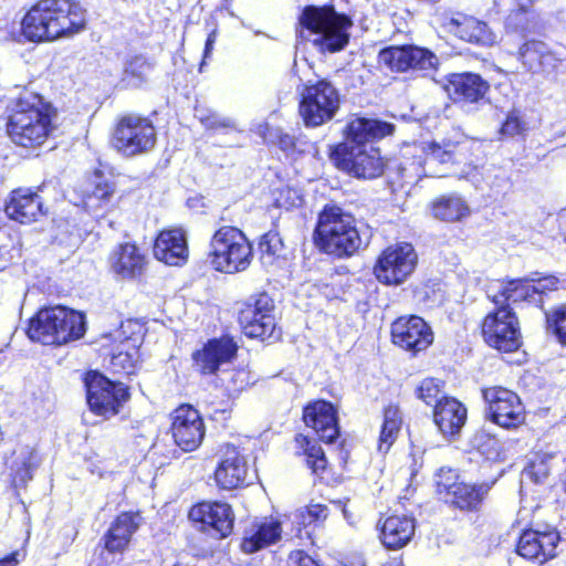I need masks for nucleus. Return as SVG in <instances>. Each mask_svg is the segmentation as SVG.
Segmentation results:
<instances>
[{"label": "nucleus", "mask_w": 566, "mask_h": 566, "mask_svg": "<svg viewBox=\"0 0 566 566\" xmlns=\"http://www.w3.org/2000/svg\"><path fill=\"white\" fill-rule=\"evenodd\" d=\"M400 410L396 406H388L384 412V422L379 436L378 450L388 452L398 437L401 427Z\"/></svg>", "instance_id": "nucleus-40"}, {"label": "nucleus", "mask_w": 566, "mask_h": 566, "mask_svg": "<svg viewBox=\"0 0 566 566\" xmlns=\"http://www.w3.org/2000/svg\"><path fill=\"white\" fill-rule=\"evenodd\" d=\"M235 343L228 337L209 340L200 350L192 354L195 367L205 375L214 374L219 367L237 354Z\"/></svg>", "instance_id": "nucleus-21"}, {"label": "nucleus", "mask_w": 566, "mask_h": 566, "mask_svg": "<svg viewBox=\"0 0 566 566\" xmlns=\"http://www.w3.org/2000/svg\"><path fill=\"white\" fill-rule=\"evenodd\" d=\"M392 342L406 350L420 352L433 342V333L419 316L399 317L391 326Z\"/></svg>", "instance_id": "nucleus-19"}, {"label": "nucleus", "mask_w": 566, "mask_h": 566, "mask_svg": "<svg viewBox=\"0 0 566 566\" xmlns=\"http://www.w3.org/2000/svg\"><path fill=\"white\" fill-rule=\"evenodd\" d=\"M532 290L533 287L530 277L516 279L491 285L488 290V295L492 298L494 304L501 307L504 306L506 302H536L537 300Z\"/></svg>", "instance_id": "nucleus-35"}, {"label": "nucleus", "mask_w": 566, "mask_h": 566, "mask_svg": "<svg viewBox=\"0 0 566 566\" xmlns=\"http://www.w3.org/2000/svg\"><path fill=\"white\" fill-rule=\"evenodd\" d=\"M559 535L555 530L538 532L525 531L518 541L517 553L524 558L538 559L541 563L554 557Z\"/></svg>", "instance_id": "nucleus-25"}, {"label": "nucleus", "mask_w": 566, "mask_h": 566, "mask_svg": "<svg viewBox=\"0 0 566 566\" xmlns=\"http://www.w3.org/2000/svg\"><path fill=\"white\" fill-rule=\"evenodd\" d=\"M415 520L407 515H390L381 522L380 541L388 549L405 547L415 535Z\"/></svg>", "instance_id": "nucleus-32"}, {"label": "nucleus", "mask_w": 566, "mask_h": 566, "mask_svg": "<svg viewBox=\"0 0 566 566\" xmlns=\"http://www.w3.org/2000/svg\"><path fill=\"white\" fill-rule=\"evenodd\" d=\"M214 42H216V32L212 31L208 38H207V41H206V45H205V52H203V60H202V63L200 65V71H202V66L205 64V61L206 59H208L213 50V45H214Z\"/></svg>", "instance_id": "nucleus-57"}, {"label": "nucleus", "mask_w": 566, "mask_h": 566, "mask_svg": "<svg viewBox=\"0 0 566 566\" xmlns=\"http://www.w3.org/2000/svg\"><path fill=\"white\" fill-rule=\"evenodd\" d=\"M200 120L208 128H235V124L231 118L221 117L218 114H211L207 117H201Z\"/></svg>", "instance_id": "nucleus-52"}, {"label": "nucleus", "mask_w": 566, "mask_h": 566, "mask_svg": "<svg viewBox=\"0 0 566 566\" xmlns=\"http://www.w3.org/2000/svg\"><path fill=\"white\" fill-rule=\"evenodd\" d=\"M293 522L297 524L295 535H298V533L301 532V527H306L315 523L310 514H305V507L298 509L296 512L293 513Z\"/></svg>", "instance_id": "nucleus-55"}, {"label": "nucleus", "mask_w": 566, "mask_h": 566, "mask_svg": "<svg viewBox=\"0 0 566 566\" xmlns=\"http://www.w3.org/2000/svg\"><path fill=\"white\" fill-rule=\"evenodd\" d=\"M28 336L43 345H64L85 333V316L64 306L41 308L29 322Z\"/></svg>", "instance_id": "nucleus-6"}, {"label": "nucleus", "mask_w": 566, "mask_h": 566, "mask_svg": "<svg viewBox=\"0 0 566 566\" xmlns=\"http://www.w3.org/2000/svg\"><path fill=\"white\" fill-rule=\"evenodd\" d=\"M279 145L281 149H283L286 153H293L296 150V142L295 138L291 135H282L279 140Z\"/></svg>", "instance_id": "nucleus-56"}, {"label": "nucleus", "mask_w": 566, "mask_h": 566, "mask_svg": "<svg viewBox=\"0 0 566 566\" xmlns=\"http://www.w3.org/2000/svg\"><path fill=\"white\" fill-rule=\"evenodd\" d=\"M138 526V514L122 513L118 515L105 535L106 549L112 553L124 552Z\"/></svg>", "instance_id": "nucleus-36"}, {"label": "nucleus", "mask_w": 566, "mask_h": 566, "mask_svg": "<svg viewBox=\"0 0 566 566\" xmlns=\"http://www.w3.org/2000/svg\"><path fill=\"white\" fill-rule=\"evenodd\" d=\"M235 377L244 378V377H245V373H244V371H242V370H240V371H235V373L233 374V379H232L234 384L237 382Z\"/></svg>", "instance_id": "nucleus-60"}, {"label": "nucleus", "mask_w": 566, "mask_h": 566, "mask_svg": "<svg viewBox=\"0 0 566 566\" xmlns=\"http://www.w3.org/2000/svg\"><path fill=\"white\" fill-rule=\"evenodd\" d=\"M339 107V94L327 81L307 85L302 92L300 114L307 127H317L331 120Z\"/></svg>", "instance_id": "nucleus-10"}, {"label": "nucleus", "mask_w": 566, "mask_h": 566, "mask_svg": "<svg viewBox=\"0 0 566 566\" xmlns=\"http://www.w3.org/2000/svg\"><path fill=\"white\" fill-rule=\"evenodd\" d=\"M444 90L455 102L476 103L484 97L489 84L474 73L451 74Z\"/></svg>", "instance_id": "nucleus-28"}, {"label": "nucleus", "mask_w": 566, "mask_h": 566, "mask_svg": "<svg viewBox=\"0 0 566 566\" xmlns=\"http://www.w3.org/2000/svg\"><path fill=\"white\" fill-rule=\"evenodd\" d=\"M305 461L314 473H321L326 469L327 460L324 451L316 442L307 441L305 448Z\"/></svg>", "instance_id": "nucleus-45"}, {"label": "nucleus", "mask_w": 566, "mask_h": 566, "mask_svg": "<svg viewBox=\"0 0 566 566\" xmlns=\"http://www.w3.org/2000/svg\"><path fill=\"white\" fill-rule=\"evenodd\" d=\"M314 240L321 251L336 258L353 255L363 243L355 219L338 207H326L319 213Z\"/></svg>", "instance_id": "nucleus-5"}, {"label": "nucleus", "mask_w": 566, "mask_h": 566, "mask_svg": "<svg viewBox=\"0 0 566 566\" xmlns=\"http://www.w3.org/2000/svg\"><path fill=\"white\" fill-rule=\"evenodd\" d=\"M300 35L311 41L319 52H338L349 41V29L353 23L345 14L335 11L333 7L304 8L300 17Z\"/></svg>", "instance_id": "nucleus-4"}, {"label": "nucleus", "mask_w": 566, "mask_h": 566, "mask_svg": "<svg viewBox=\"0 0 566 566\" xmlns=\"http://www.w3.org/2000/svg\"><path fill=\"white\" fill-rule=\"evenodd\" d=\"M335 166L356 178L374 179L384 172L385 163L374 145H337L331 153Z\"/></svg>", "instance_id": "nucleus-9"}, {"label": "nucleus", "mask_w": 566, "mask_h": 566, "mask_svg": "<svg viewBox=\"0 0 566 566\" xmlns=\"http://www.w3.org/2000/svg\"><path fill=\"white\" fill-rule=\"evenodd\" d=\"M470 444L486 460H504V450L501 441L491 433L486 432L485 430L476 431L472 436Z\"/></svg>", "instance_id": "nucleus-41"}, {"label": "nucleus", "mask_w": 566, "mask_h": 566, "mask_svg": "<svg viewBox=\"0 0 566 566\" xmlns=\"http://www.w3.org/2000/svg\"><path fill=\"white\" fill-rule=\"evenodd\" d=\"M433 420L443 436L453 437L467 421V408L454 398L442 397L436 405Z\"/></svg>", "instance_id": "nucleus-31"}, {"label": "nucleus", "mask_w": 566, "mask_h": 566, "mask_svg": "<svg viewBox=\"0 0 566 566\" xmlns=\"http://www.w3.org/2000/svg\"><path fill=\"white\" fill-rule=\"evenodd\" d=\"M525 129V123L520 118V116L516 113H511L503 123L501 133L509 137H514L522 134Z\"/></svg>", "instance_id": "nucleus-51"}, {"label": "nucleus", "mask_w": 566, "mask_h": 566, "mask_svg": "<svg viewBox=\"0 0 566 566\" xmlns=\"http://www.w3.org/2000/svg\"><path fill=\"white\" fill-rule=\"evenodd\" d=\"M252 259V244L239 228L223 226L211 237L207 260L216 271L228 274L243 272Z\"/></svg>", "instance_id": "nucleus-7"}, {"label": "nucleus", "mask_w": 566, "mask_h": 566, "mask_svg": "<svg viewBox=\"0 0 566 566\" xmlns=\"http://www.w3.org/2000/svg\"><path fill=\"white\" fill-rule=\"evenodd\" d=\"M189 520L212 536L227 537L233 530V512L223 502H201L189 511Z\"/></svg>", "instance_id": "nucleus-16"}, {"label": "nucleus", "mask_w": 566, "mask_h": 566, "mask_svg": "<svg viewBox=\"0 0 566 566\" xmlns=\"http://www.w3.org/2000/svg\"><path fill=\"white\" fill-rule=\"evenodd\" d=\"M214 476L218 485L226 490L235 489L245 482L248 478L247 462L235 448L227 451Z\"/></svg>", "instance_id": "nucleus-34"}, {"label": "nucleus", "mask_w": 566, "mask_h": 566, "mask_svg": "<svg viewBox=\"0 0 566 566\" xmlns=\"http://www.w3.org/2000/svg\"><path fill=\"white\" fill-rule=\"evenodd\" d=\"M549 467L544 460L533 462L523 472L525 479H530L534 483H542L549 474Z\"/></svg>", "instance_id": "nucleus-49"}, {"label": "nucleus", "mask_w": 566, "mask_h": 566, "mask_svg": "<svg viewBox=\"0 0 566 566\" xmlns=\"http://www.w3.org/2000/svg\"><path fill=\"white\" fill-rule=\"evenodd\" d=\"M19 556V552H14L6 556L4 558L0 559V566H17L20 563Z\"/></svg>", "instance_id": "nucleus-58"}, {"label": "nucleus", "mask_w": 566, "mask_h": 566, "mask_svg": "<svg viewBox=\"0 0 566 566\" xmlns=\"http://www.w3.org/2000/svg\"><path fill=\"white\" fill-rule=\"evenodd\" d=\"M471 139L455 134L441 142L419 143L402 148L401 159L397 171L405 184H417L422 177H442L446 171L440 167L463 165L462 177L469 178L473 165V148Z\"/></svg>", "instance_id": "nucleus-1"}, {"label": "nucleus", "mask_w": 566, "mask_h": 566, "mask_svg": "<svg viewBox=\"0 0 566 566\" xmlns=\"http://www.w3.org/2000/svg\"><path fill=\"white\" fill-rule=\"evenodd\" d=\"M111 266L116 274L133 277L142 273L145 258L135 244H120L112 253Z\"/></svg>", "instance_id": "nucleus-37"}, {"label": "nucleus", "mask_w": 566, "mask_h": 566, "mask_svg": "<svg viewBox=\"0 0 566 566\" xmlns=\"http://www.w3.org/2000/svg\"><path fill=\"white\" fill-rule=\"evenodd\" d=\"M157 134L151 120L136 114L120 117L112 136L113 147L124 157H136L151 151Z\"/></svg>", "instance_id": "nucleus-8"}, {"label": "nucleus", "mask_w": 566, "mask_h": 566, "mask_svg": "<svg viewBox=\"0 0 566 566\" xmlns=\"http://www.w3.org/2000/svg\"><path fill=\"white\" fill-rule=\"evenodd\" d=\"M488 406L486 415L497 426L514 429L525 420V409L520 397L512 390L494 386L483 389Z\"/></svg>", "instance_id": "nucleus-14"}, {"label": "nucleus", "mask_w": 566, "mask_h": 566, "mask_svg": "<svg viewBox=\"0 0 566 566\" xmlns=\"http://www.w3.org/2000/svg\"><path fill=\"white\" fill-rule=\"evenodd\" d=\"M148 70L149 65L143 57H135L126 65L125 76L135 77L136 82H134L133 84L137 85L145 78Z\"/></svg>", "instance_id": "nucleus-50"}, {"label": "nucleus", "mask_w": 566, "mask_h": 566, "mask_svg": "<svg viewBox=\"0 0 566 566\" xmlns=\"http://www.w3.org/2000/svg\"><path fill=\"white\" fill-rule=\"evenodd\" d=\"M530 281L532 283V292L534 293L535 297L547 291H555L559 286V280L554 275H546L541 277L537 273H535L530 276Z\"/></svg>", "instance_id": "nucleus-47"}, {"label": "nucleus", "mask_w": 566, "mask_h": 566, "mask_svg": "<svg viewBox=\"0 0 566 566\" xmlns=\"http://www.w3.org/2000/svg\"><path fill=\"white\" fill-rule=\"evenodd\" d=\"M289 566H319L311 556L303 551H294L289 555Z\"/></svg>", "instance_id": "nucleus-53"}, {"label": "nucleus", "mask_w": 566, "mask_h": 566, "mask_svg": "<svg viewBox=\"0 0 566 566\" xmlns=\"http://www.w3.org/2000/svg\"><path fill=\"white\" fill-rule=\"evenodd\" d=\"M86 28V9L76 0H38L21 21L22 34L31 42L70 39Z\"/></svg>", "instance_id": "nucleus-2"}, {"label": "nucleus", "mask_w": 566, "mask_h": 566, "mask_svg": "<svg viewBox=\"0 0 566 566\" xmlns=\"http://www.w3.org/2000/svg\"><path fill=\"white\" fill-rule=\"evenodd\" d=\"M305 514H310L314 522H318L327 517L328 510L322 504H311L305 506Z\"/></svg>", "instance_id": "nucleus-54"}, {"label": "nucleus", "mask_w": 566, "mask_h": 566, "mask_svg": "<svg viewBox=\"0 0 566 566\" xmlns=\"http://www.w3.org/2000/svg\"><path fill=\"white\" fill-rule=\"evenodd\" d=\"M442 382L434 378L423 379L417 388V396L428 406H434L442 399L440 398Z\"/></svg>", "instance_id": "nucleus-44"}, {"label": "nucleus", "mask_w": 566, "mask_h": 566, "mask_svg": "<svg viewBox=\"0 0 566 566\" xmlns=\"http://www.w3.org/2000/svg\"><path fill=\"white\" fill-rule=\"evenodd\" d=\"M563 60L564 57L560 53L551 50L546 44V52L543 54L542 61L539 62L538 72L546 74L554 73Z\"/></svg>", "instance_id": "nucleus-48"}, {"label": "nucleus", "mask_w": 566, "mask_h": 566, "mask_svg": "<svg viewBox=\"0 0 566 566\" xmlns=\"http://www.w3.org/2000/svg\"><path fill=\"white\" fill-rule=\"evenodd\" d=\"M536 0H515L517 9L516 10H531L532 6Z\"/></svg>", "instance_id": "nucleus-59"}, {"label": "nucleus", "mask_w": 566, "mask_h": 566, "mask_svg": "<svg viewBox=\"0 0 566 566\" xmlns=\"http://www.w3.org/2000/svg\"><path fill=\"white\" fill-rule=\"evenodd\" d=\"M55 112L40 95L24 92L18 98L9 117L8 133L12 142L21 147L42 145L54 130Z\"/></svg>", "instance_id": "nucleus-3"}, {"label": "nucleus", "mask_w": 566, "mask_h": 566, "mask_svg": "<svg viewBox=\"0 0 566 566\" xmlns=\"http://www.w3.org/2000/svg\"><path fill=\"white\" fill-rule=\"evenodd\" d=\"M447 25L450 32L470 43L491 46L497 41V35L486 22L471 15L458 14L452 17Z\"/></svg>", "instance_id": "nucleus-26"}, {"label": "nucleus", "mask_w": 566, "mask_h": 566, "mask_svg": "<svg viewBox=\"0 0 566 566\" xmlns=\"http://www.w3.org/2000/svg\"><path fill=\"white\" fill-rule=\"evenodd\" d=\"M272 310V302L266 295L260 296L252 304H245L239 314V323L243 333L250 338L271 337L275 329Z\"/></svg>", "instance_id": "nucleus-18"}, {"label": "nucleus", "mask_w": 566, "mask_h": 566, "mask_svg": "<svg viewBox=\"0 0 566 566\" xmlns=\"http://www.w3.org/2000/svg\"><path fill=\"white\" fill-rule=\"evenodd\" d=\"M85 387L90 409L104 418L117 415L129 397L123 384L113 382L97 371L86 374Z\"/></svg>", "instance_id": "nucleus-11"}, {"label": "nucleus", "mask_w": 566, "mask_h": 566, "mask_svg": "<svg viewBox=\"0 0 566 566\" xmlns=\"http://www.w3.org/2000/svg\"><path fill=\"white\" fill-rule=\"evenodd\" d=\"M392 566H402L400 562L392 563Z\"/></svg>", "instance_id": "nucleus-61"}, {"label": "nucleus", "mask_w": 566, "mask_h": 566, "mask_svg": "<svg viewBox=\"0 0 566 566\" xmlns=\"http://www.w3.org/2000/svg\"><path fill=\"white\" fill-rule=\"evenodd\" d=\"M290 518V516L284 515L254 521L244 531L241 549L245 554H253L277 543L283 535V524Z\"/></svg>", "instance_id": "nucleus-20"}, {"label": "nucleus", "mask_w": 566, "mask_h": 566, "mask_svg": "<svg viewBox=\"0 0 566 566\" xmlns=\"http://www.w3.org/2000/svg\"><path fill=\"white\" fill-rule=\"evenodd\" d=\"M40 458L34 448L22 446L15 449L9 460V474L14 488L25 486L33 479L40 465Z\"/></svg>", "instance_id": "nucleus-33"}, {"label": "nucleus", "mask_w": 566, "mask_h": 566, "mask_svg": "<svg viewBox=\"0 0 566 566\" xmlns=\"http://www.w3.org/2000/svg\"><path fill=\"white\" fill-rule=\"evenodd\" d=\"M115 188L102 174L95 172L81 189L83 208L95 216L107 211L113 205Z\"/></svg>", "instance_id": "nucleus-24"}, {"label": "nucleus", "mask_w": 566, "mask_h": 566, "mask_svg": "<svg viewBox=\"0 0 566 566\" xmlns=\"http://www.w3.org/2000/svg\"><path fill=\"white\" fill-rule=\"evenodd\" d=\"M186 233L182 229L163 230L154 244L155 258L167 265L179 266L188 259Z\"/></svg>", "instance_id": "nucleus-23"}, {"label": "nucleus", "mask_w": 566, "mask_h": 566, "mask_svg": "<svg viewBox=\"0 0 566 566\" xmlns=\"http://www.w3.org/2000/svg\"><path fill=\"white\" fill-rule=\"evenodd\" d=\"M545 315L547 329L557 337L560 344L566 345V305H560Z\"/></svg>", "instance_id": "nucleus-43"}, {"label": "nucleus", "mask_w": 566, "mask_h": 566, "mask_svg": "<svg viewBox=\"0 0 566 566\" xmlns=\"http://www.w3.org/2000/svg\"><path fill=\"white\" fill-rule=\"evenodd\" d=\"M469 212L468 205L458 196L442 197L432 205L433 216L443 221H458L468 216Z\"/></svg>", "instance_id": "nucleus-39"}, {"label": "nucleus", "mask_w": 566, "mask_h": 566, "mask_svg": "<svg viewBox=\"0 0 566 566\" xmlns=\"http://www.w3.org/2000/svg\"><path fill=\"white\" fill-rule=\"evenodd\" d=\"M417 263L418 254L412 244L399 242L381 252L374 273L386 285H400L412 274Z\"/></svg>", "instance_id": "nucleus-12"}, {"label": "nucleus", "mask_w": 566, "mask_h": 566, "mask_svg": "<svg viewBox=\"0 0 566 566\" xmlns=\"http://www.w3.org/2000/svg\"><path fill=\"white\" fill-rule=\"evenodd\" d=\"M170 431L175 443L190 452L201 444L206 428L199 411L190 405H182L171 413Z\"/></svg>", "instance_id": "nucleus-15"}, {"label": "nucleus", "mask_w": 566, "mask_h": 566, "mask_svg": "<svg viewBox=\"0 0 566 566\" xmlns=\"http://www.w3.org/2000/svg\"><path fill=\"white\" fill-rule=\"evenodd\" d=\"M304 422L313 428L319 439L332 443L339 434L336 410L331 402L318 400L304 409Z\"/></svg>", "instance_id": "nucleus-22"}, {"label": "nucleus", "mask_w": 566, "mask_h": 566, "mask_svg": "<svg viewBox=\"0 0 566 566\" xmlns=\"http://www.w3.org/2000/svg\"><path fill=\"white\" fill-rule=\"evenodd\" d=\"M379 63L391 71L432 70L438 64V57L430 51L412 46H389L379 52Z\"/></svg>", "instance_id": "nucleus-17"}, {"label": "nucleus", "mask_w": 566, "mask_h": 566, "mask_svg": "<svg viewBox=\"0 0 566 566\" xmlns=\"http://www.w3.org/2000/svg\"><path fill=\"white\" fill-rule=\"evenodd\" d=\"M482 333L485 342L500 352H514L522 343L518 319L509 306H501L486 315Z\"/></svg>", "instance_id": "nucleus-13"}, {"label": "nucleus", "mask_w": 566, "mask_h": 566, "mask_svg": "<svg viewBox=\"0 0 566 566\" xmlns=\"http://www.w3.org/2000/svg\"><path fill=\"white\" fill-rule=\"evenodd\" d=\"M546 52V43L542 41H530L525 42L520 48V60L523 65L531 72L537 73L539 62L542 61L543 54Z\"/></svg>", "instance_id": "nucleus-42"}, {"label": "nucleus", "mask_w": 566, "mask_h": 566, "mask_svg": "<svg viewBox=\"0 0 566 566\" xmlns=\"http://www.w3.org/2000/svg\"><path fill=\"white\" fill-rule=\"evenodd\" d=\"M439 493L444 494V501L461 509V510H473L482 502L484 495L488 492L485 485H470L463 482H448L440 480L437 482Z\"/></svg>", "instance_id": "nucleus-30"}, {"label": "nucleus", "mask_w": 566, "mask_h": 566, "mask_svg": "<svg viewBox=\"0 0 566 566\" xmlns=\"http://www.w3.org/2000/svg\"><path fill=\"white\" fill-rule=\"evenodd\" d=\"M4 211L10 219L20 223L34 222L45 213L41 197L30 189L13 190Z\"/></svg>", "instance_id": "nucleus-27"}, {"label": "nucleus", "mask_w": 566, "mask_h": 566, "mask_svg": "<svg viewBox=\"0 0 566 566\" xmlns=\"http://www.w3.org/2000/svg\"><path fill=\"white\" fill-rule=\"evenodd\" d=\"M543 28L541 15L533 10H513L506 17L505 29L507 32L536 33Z\"/></svg>", "instance_id": "nucleus-38"}, {"label": "nucleus", "mask_w": 566, "mask_h": 566, "mask_svg": "<svg viewBox=\"0 0 566 566\" xmlns=\"http://www.w3.org/2000/svg\"><path fill=\"white\" fill-rule=\"evenodd\" d=\"M138 361V349L134 347L130 352H118L112 357L114 369H120L125 374H133Z\"/></svg>", "instance_id": "nucleus-46"}, {"label": "nucleus", "mask_w": 566, "mask_h": 566, "mask_svg": "<svg viewBox=\"0 0 566 566\" xmlns=\"http://www.w3.org/2000/svg\"><path fill=\"white\" fill-rule=\"evenodd\" d=\"M394 125L371 119L355 117L352 118L346 126L347 142L343 145H374V142L391 135Z\"/></svg>", "instance_id": "nucleus-29"}]
</instances>
